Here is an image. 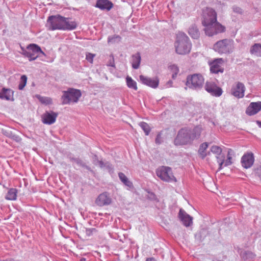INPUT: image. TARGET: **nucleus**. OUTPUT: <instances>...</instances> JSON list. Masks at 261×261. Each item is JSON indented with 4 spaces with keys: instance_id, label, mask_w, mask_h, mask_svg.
Masks as SVG:
<instances>
[{
    "instance_id": "nucleus-10",
    "label": "nucleus",
    "mask_w": 261,
    "mask_h": 261,
    "mask_svg": "<svg viewBox=\"0 0 261 261\" xmlns=\"http://www.w3.org/2000/svg\"><path fill=\"white\" fill-rule=\"evenodd\" d=\"M204 81V79L201 74L196 73L187 77L186 85L190 88H200L203 85Z\"/></svg>"
},
{
    "instance_id": "nucleus-12",
    "label": "nucleus",
    "mask_w": 261,
    "mask_h": 261,
    "mask_svg": "<svg viewBox=\"0 0 261 261\" xmlns=\"http://www.w3.org/2000/svg\"><path fill=\"white\" fill-rule=\"evenodd\" d=\"M205 89L208 93L215 96H220L222 93V89L213 82H206Z\"/></svg>"
},
{
    "instance_id": "nucleus-35",
    "label": "nucleus",
    "mask_w": 261,
    "mask_h": 261,
    "mask_svg": "<svg viewBox=\"0 0 261 261\" xmlns=\"http://www.w3.org/2000/svg\"><path fill=\"white\" fill-rule=\"evenodd\" d=\"M162 142V134H161V133H160L158 134L156 136V138L155 139V143L156 144H160Z\"/></svg>"
},
{
    "instance_id": "nucleus-1",
    "label": "nucleus",
    "mask_w": 261,
    "mask_h": 261,
    "mask_svg": "<svg viewBox=\"0 0 261 261\" xmlns=\"http://www.w3.org/2000/svg\"><path fill=\"white\" fill-rule=\"evenodd\" d=\"M202 127L201 125L195 126L192 130L188 127H184L180 129L174 139L175 145H185L191 144L193 141L199 138Z\"/></svg>"
},
{
    "instance_id": "nucleus-34",
    "label": "nucleus",
    "mask_w": 261,
    "mask_h": 261,
    "mask_svg": "<svg viewBox=\"0 0 261 261\" xmlns=\"http://www.w3.org/2000/svg\"><path fill=\"white\" fill-rule=\"evenodd\" d=\"M95 57V54L87 53L86 54V59L91 64L93 63V59Z\"/></svg>"
},
{
    "instance_id": "nucleus-2",
    "label": "nucleus",
    "mask_w": 261,
    "mask_h": 261,
    "mask_svg": "<svg viewBox=\"0 0 261 261\" xmlns=\"http://www.w3.org/2000/svg\"><path fill=\"white\" fill-rule=\"evenodd\" d=\"M47 23L49 25V30L51 31L73 30L77 27V23L75 21L71 18L65 17L60 15L48 17Z\"/></svg>"
},
{
    "instance_id": "nucleus-18",
    "label": "nucleus",
    "mask_w": 261,
    "mask_h": 261,
    "mask_svg": "<svg viewBox=\"0 0 261 261\" xmlns=\"http://www.w3.org/2000/svg\"><path fill=\"white\" fill-rule=\"evenodd\" d=\"M254 161L253 154L249 152L245 154L242 158L241 162L243 167L245 168L251 167Z\"/></svg>"
},
{
    "instance_id": "nucleus-31",
    "label": "nucleus",
    "mask_w": 261,
    "mask_h": 261,
    "mask_svg": "<svg viewBox=\"0 0 261 261\" xmlns=\"http://www.w3.org/2000/svg\"><path fill=\"white\" fill-rule=\"evenodd\" d=\"M27 79V77L25 75H23L21 76L20 83L18 85V88L19 90H22L24 88L26 85Z\"/></svg>"
},
{
    "instance_id": "nucleus-14",
    "label": "nucleus",
    "mask_w": 261,
    "mask_h": 261,
    "mask_svg": "<svg viewBox=\"0 0 261 261\" xmlns=\"http://www.w3.org/2000/svg\"><path fill=\"white\" fill-rule=\"evenodd\" d=\"M245 87L243 84L237 82L231 88V93L232 95L237 98H242L244 96Z\"/></svg>"
},
{
    "instance_id": "nucleus-30",
    "label": "nucleus",
    "mask_w": 261,
    "mask_h": 261,
    "mask_svg": "<svg viewBox=\"0 0 261 261\" xmlns=\"http://www.w3.org/2000/svg\"><path fill=\"white\" fill-rule=\"evenodd\" d=\"M139 125L145 132V135L147 136L148 135L150 132V128L149 125L147 123L144 122H141Z\"/></svg>"
},
{
    "instance_id": "nucleus-38",
    "label": "nucleus",
    "mask_w": 261,
    "mask_h": 261,
    "mask_svg": "<svg viewBox=\"0 0 261 261\" xmlns=\"http://www.w3.org/2000/svg\"><path fill=\"white\" fill-rule=\"evenodd\" d=\"M146 261H155L153 258H147Z\"/></svg>"
},
{
    "instance_id": "nucleus-22",
    "label": "nucleus",
    "mask_w": 261,
    "mask_h": 261,
    "mask_svg": "<svg viewBox=\"0 0 261 261\" xmlns=\"http://www.w3.org/2000/svg\"><path fill=\"white\" fill-rule=\"evenodd\" d=\"M13 91L10 89L3 88L0 92V98H5L7 100H10L13 98Z\"/></svg>"
},
{
    "instance_id": "nucleus-6",
    "label": "nucleus",
    "mask_w": 261,
    "mask_h": 261,
    "mask_svg": "<svg viewBox=\"0 0 261 261\" xmlns=\"http://www.w3.org/2000/svg\"><path fill=\"white\" fill-rule=\"evenodd\" d=\"M40 54L45 56L41 48L35 44H30L23 51V55L27 57L30 61L36 60L39 56Z\"/></svg>"
},
{
    "instance_id": "nucleus-4",
    "label": "nucleus",
    "mask_w": 261,
    "mask_h": 261,
    "mask_svg": "<svg viewBox=\"0 0 261 261\" xmlns=\"http://www.w3.org/2000/svg\"><path fill=\"white\" fill-rule=\"evenodd\" d=\"M81 95L82 94L80 90L69 89L68 91L64 92L63 95L62 97V103L66 105L77 102Z\"/></svg>"
},
{
    "instance_id": "nucleus-37",
    "label": "nucleus",
    "mask_w": 261,
    "mask_h": 261,
    "mask_svg": "<svg viewBox=\"0 0 261 261\" xmlns=\"http://www.w3.org/2000/svg\"><path fill=\"white\" fill-rule=\"evenodd\" d=\"M257 174H258V176H259V177L261 179V167H260L259 168H258L257 169Z\"/></svg>"
},
{
    "instance_id": "nucleus-23",
    "label": "nucleus",
    "mask_w": 261,
    "mask_h": 261,
    "mask_svg": "<svg viewBox=\"0 0 261 261\" xmlns=\"http://www.w3.org/2000/svg\"><path fill=\"white\" fill-rule=\"evenodd\" d=\"M141 62V56L139 53H137L132 56V64L134 69H138L139 67Z\"/></svg>"
},
{
    "instance_id": "nucleus-32",
    "label": "nucleus",
    "mask_w": 261,
    "mask_h": 261,
    "mask_svg": "<svg viewBox=\"0 0 261 261\" xmlns=\"http://www.w3.org/2000/svg\"><path fill=\"white\" fill-rule=\"evenodd\" d=\"M231 150L230 149L227 153V160L226 161L224 160V163L223 165V167L224 166H227L230 165L232 164V156L230 153Z\"/></svg>"
},
{
    "instance_id": "nucleus-27",
    "label": "nucleus",
    "mask_w": 261,
    "mask_h": 261,
    "mask_svg": "<svg viewBox=\"0 0 261 261\" xmlns=\"http://www.w3.org/2000/svg\"><path fill=\"white\" fill-rule=\"evenodd\" d=\"M250 53L257 56H261V44H255L252 46Z\"/></svg>"
},
{
    "instance_id": "nucleus-16",
    "label": "nucleus",
    "mask_w": 261,
    "mask_h": 261,
    "mask_svg": "<svg viewBox=\"0 0 261 261\" xmlns=\"http://www.w3.org/2000/svg\"><path fill=\"white\" fill-rule=\"evenodd\" d=\"M58 117V113L51 111L46 112L41 116L42 121L44 124L50 125L54 123Z\"/></svg>"
},
{
    "instance_id": "nucleus-9",
    "label": "nucleus",
    "mask_w": 261,
    "mask_h": 261,
    "mask_svg": "<svg viewBox=\"0 0 261 261\" xmlns=\"http://www.w3.org/2000/svg\"><path fill=\"white\" fill-rule=\"evenodd\" d=\"M217 14L212 8H206L203 10L202 15V24L205 27L212 22L216 21Z\"/></svg>"
},
{
    "instance_id": "nucleus-36",
    "label": "nucleus",
    "mask_w": 261,
    "mask_h": 261,
    "mask_svg": "<svg viewBox=\"0 0 261 261\" xmlns=\"http://www.w3.org/2000/svg\"><path fill=\"white\" fill-rule=\"evenodd\" d=\"M171 68L173 70H174V71L175 72V75H176L177 72H178V67L176 66L173 65V66H171Z\"/></svg>"
},
{
    "instance_id": "nucleus-29",
    "label": "nucleus",
    "mask_w": 261,
    "mask_h": 261,
    "mask_svg": "<svg viewBox=\"0 0 261 261\" xmlns=\"http://www.w3.org/2000/svg\"><path fill=\"white\" fill-rule=\"evenodd\" d=\"M119 177L121 181L126 186L129 187L133 186V184L130 182L125 174L122 172H120L118 174Z\"/></svg>"
},
{
    "instance_id": "nucleus-13",
    "label": "nucleus",
    "mask_w": 261,
    "mask_h": 261,
    "mask_svg": "<svg viewBox=\"0 0 261 261\" xmlns=\"http://www.w3.org/2000/svg\"><path fill=\"white\" fill-rule=\"evenodd\" d=\"M223 63L224 61L222 58L214 60L210 64L211 72L214 73H222L224 71L223 67Z\"/></svg>"
},
{
    "instance_id": "nucleus-33",
    "label": "nucleus",
    "mask_w": 261,
    "mask_h": 261,
    "mask_svg": "<svg viewBox=\"0 0 261 261\" xmlns=\"http://www.w3.org/2000/svg\"><path fill=\"white\" fill-rule=\"evenodd\" d=\"M38 98L42 103L49 105L52 103V100L50 98L39 96Z\"/></svg>"
},
{
    "instance_id": "nucleus-3",
    "label": "nucleus",
    "mask_w": 261,
    "mask_h": 261,
    "mask_svg": "<svg viewBox=\"0 0 261 261\" xmlns=\"http://www.w3.org/2000/svg\"><path fill=\"white\" fill-rule=\"evenodd\" d=\"M174 46L176 53L182 55L189 54L192 47L189 37L184 33L177 35Z\"/></svg>"
},
{
    "instance_id": "nucleus-20",
    "label": "nucleus",
    "mask_w": 261,
    "mask_h": 261,
    "mask_svg": "<svg viewBox=\"0 0 261 261\" xmlns=\"http://www.w3.org/2000/svg\"><path fill=\"white\" fill-rule=\"evenodd\" d=\"M179 217L183 224L186 227H189L192 224L193 218L189 215L187 214L184 211L180 210Z\"/></svg>"
},
{
    "instance_id": "nucleus-11",
    "label": "nucleus",
    "mask_w": 261,
    "mask_h": 261,
    "mask_svg": "<svg viewBox=\"0 0 261 261\" xmlns=\"http://www.w3.org/2000/svg\"><path fill=\"white\" fill-rule=\"evenodd\" d=\"M211 151L214 153L219 164V169L221 170L223 168V165L224 163L225 156L222 153V148L217 145H213L210 148Z\"/></svg>"
},
{
    "instance_id": "nucleus-7",
    "label": "nucleus",
    "mask_w": 261,
    "mask_h": 261,
    "mask_svg": "<svg viewBox=\"0 0 261 261\" xmlns=\"http://www.w3.org/2000/svg\"><path fill=\"white\" fill-rule=\"evenodd\" d=\"M156 173L157 176L162 180L166 182L176 181V178L173 174L171 168L166 166L159 168Z\"/></svg>"
},
{
    "instance_id": "nucleus-19",
    "label": "nucleus",
    "mask_w": 261,
    "mask_h": 261,
    "mask_svg": "<svg viewBox=\"0 0 261 261\" xmlns=\"http://www.w3.org/2000/svg\"><path fill=\"white\" fill-rule=\"evenodd\" d=\"M140 80L143 84L153 88H156L159 85V81L157 78L152 79L151 78L141 75L140 76Z\"/></svg>"
},
{
    "instance_id": "nucleus-39",
    "label": "nucleus",
    "mask_w": 261,
    "mask_h": 261,
    "mask_svg": "<svg viewBox=\"0 0 261 261\" xmlns=\"http://www.w3.org/2000/svg\"><path fill=\"white\" fill-rule=\"evenodd\" d=\"M4 261H16V260H15L13 258H9V259H7Z\"/></svg>"
},
{
    "instance_id": "nucleus-25",
    "label": "nucleus",
    "mask_w": 261,
    "mask_h": 261,
    "mask_svg": "<svg viewBox=\"0 0 261 261\" xmlns=\"http://www.w3.org/2000/svg\"><path fill=\"white\" fill-rule=\"evenodd\" d=\"M208 143L206 142L203 143L200 145L198 149V154L202 159H204L206 156V150L208 148Z\"/></svg>"
},
{
    "instance_id": "nucleus-15",
    "label": "nucleus",
    "mask_w": 261,
    "mask_h": 261,
    "mask_svg": "<svg viewBox=\"0 0 261 261\" xmlns=\"http://www.w3.org/2000/svg\"><path fill=\"white\" fill-rule=\"evenodd\" d=\"M112 203V199L107 192L100 194L95 200V203L99 206L108 205Z\"/></svg>"
},
{
    "instance_id": "nucleus-24",
    "label": "nucleus",
    "mask_w": 261,
    "mask_h": 261,
    "mask_svg": "<svg viewBox=\"0 0 261 261\" xmlns=\"http://www.w3.org/2000/svg\"><path fill=\"white\" fill-rule=\"evenodd\" d=\"M17 190L15 188H11L8 191L5 198L8 200H15L17 198Z\"/></svg>"
},
{
    "instance_id": "nucleus-8",
    "label": "nucleus",
    "mask_w": 261,
    "mask_h": 261,
    "mask_svg": "<svg viewBox=\"0 0 261 261\" xmlns=\"http://www.w3.org/2000/svg\"><path fill=\"white\" fill-rule=\"evenodd\" d=\"M225 30V27L219 23L217 20L216 21L206 25L204 28L205 34L208 36H213L218 34L223 33Z\"/></svg>"
},
{
    "instance_id": "nucleus-40",
    "label": "nucleus",
    "mask_w": 261,
    "mask_h": 261,
    "mask_svg": "<svg viewBox=\"0 0 261 261\" xmlns=\"http://www.w3.org/2000/svg\"><path fill=\"white\" fill-rule=\"evenodd\" d=\"M256 123L260 127H261V121H257Z\"/></svg>"
},
{
    "instance_id": "nucleus-28",
    "label": "nucleus",
    "mask_w": 261,
    "mask_h": 261,
    "mask_svg": "<svg viewBox=\"0 0 261 261\" xmlns=\"http://www.w3.org/2000/svg\"><path fill=\"white\" fill-rule=\"evenodd\" d=\"M126 82L128 88L135 90H137L138 89L137 83L133 80L131 77L127 76L126 77Z\"/></svg>"
},
{
    "instance_id": "nucleus-21",
    "label": "nucleus",
    "mask_w": 261,
    "mask_h": 261,
    "mask_svg": "<svg viewBox=\"0 0 261 261\" xmlns=\"http://www.w3.org/2000/svg\"><path fill=\"white\" fill-rule=\"evenodd\" d=\"M113 4L108 0H98L96 6L100 9L110 10L113 7Z\"/></svg>"
},
{
    "instance_id": "nucleus-17",
    "label": "nucleus",
    "mask_w": 261,
    "mask_h": 261,
    "mask_svg": "<svg viewBox=\"0 0 261 261\" xmlns=\"http://www.w3.org/2000/svg\"><path fill=\"white\" fill-rule=\"evenodd\" d=\"M261 110V101L252 102L246 110V113L249 116L254 115Z\"/></svg>"
},
{
    "instance_id": "nucleus-26",
    "label": "nucleus",
    "mask_w": 261,
    "mask_h": 261,
    "mask_svg": "<svg viewBox=\"0 0 261 261\" xmlns=\"http://www.w3.org/2000/svg\"><path fill=\"white\" fill-rule=\"evenodd\" d=\"M188 33L190 36L194 39H197L200 35L199 32L195 25L191 26L189 29Z\"/></svg>"
},
{
    "instance_id": "nucleus-5",
    "label": "nucleus",
    "mask_w": 261,
    "mask_h": 261,
    "mask_svg": "<svg viewBox=\"0 0 261 261\" xmlns=\"http://www.w3.org/2000/svg\"><path fill=\"white\" fill-rule=\"evenodd\" d=\"M213 49L219 54H227L233 49V41L225 39L217 41L213 46Z\"/></svg>"
}]
</instances>
